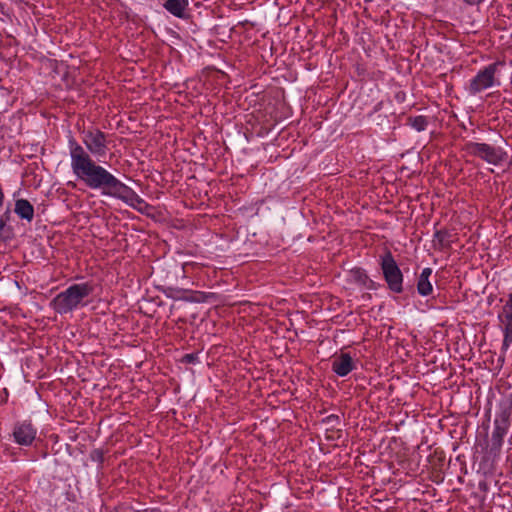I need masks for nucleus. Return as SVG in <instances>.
<instances>
[{"label": "nucleus", "instance_id": "obj_1", "mask_svg": "<svg viewBox=\"0 0 512 512\" xmlns=\"http://www.w3.org/2000/svg\"><path fill=\"white\" fill-rule=\"evenodd\" d=\"M70 166L74 175L92 190H102L103 195L113 196L122 181L106 168L97 164L75 138L68 140Z\"/></svg>", "mask_w": 512, "mask_h": 512}, {"label": "nucleus", "instance_id": "obj_2", "mask_svg": "<svg viewBox=\"0 0 512 512\" xmlns=\"http://www.w3.org/2000/svg\"><path fill=\"white\" fill-rule=\"evenodd\" d=\"M93 291L94 285L91 282L72 284L50 301V307L60 315L71 313L86 306L84 299Z\"/></svg>", "mask_w": 512, "mask_h": 512}, {"label": "nucleus", "instance_id": "obj_3", "mask_svg": "<svg viewBox=\"0 0 512 512\" xmlns=\"http://www.w3.org/2000/svg\"><path fill=\"white\" fill-rule=\"evenodd\" d=\"M462 150L466 155L479 158L494 166H501L508 158L507 152L502 147L484 142L466 141Z\"/></svg>", "mask_w": 512, "mask_h": 512}, {"label": "nucleus", "instance_id": "obj_4", "mask_svg": "<svg viewBox=\"0 0 512 512\" xmlns=\"http://www.w3.org/2000/svg\"><path fill=\"white\" fill-rule=\"evenodd\" d=\"M503 65L502 62L490 63L476 73L466 85L465 89L469 95L475 96L484 90L499 86L500 80L497 77L498 67Z\"/></svg>", "mask_w": 512, "mask_h": 512}, {"label": "nucleus", "instance_id": "obj_5", "mask_svg": "<svg viewBox=\"0 0 512 512\" xmlns=\"http://www.w3.org/2000/svg\"><path fill=\"white\" fill-rule=\"evenodd\" d=\"M108 135L97 127H88L81 131V140L84 144V149L91 157L98 160L105 158L108 148Z\"/></svg>", "mask_w": 512, "mask_h": 512}, {"label": "nucleus", "instance_id": "obj_6", "mask_svg": "<svg viewBox=\"0 0 512 512\" xmlns=\"http://www.w3.org/2000/svg\"><path fill=\"white\" fill-rule=\"evenodd\" d=\"M379 265L389 290L397 294L402 293L404 281L403 273L391 251L387 250L379 257Z\"/></svg>", "mask_w": 512, "mask_h": 512}, {"label": "nucleus", "instance_id": "obj_7", "mask_svg": "<svg viewBox=\"0 0 512 512\" xmlns=\"http://www.w3.org/2000/svg\"><path fill=\"white\" fill-rule=\"evenodd\" d=\"M112 197L123 201L142 214H147V211L151 208L143 198L123 182H121L117 190L114 191V195Z\"/></svg>", "mask_w": 512, "mask_h": 512}, {"label": "nucleus", "instance_id": "obj_8", "mask_svg": "<svg viewBox=\"0 0 512 512\" xmlns=\"http://www.w3.org/2000/svg\"><path fill=\"white\" fill-rule=\"evenodd\" d=\"M14 442L20 446H31L37 436V427L31 420L17 421L13 427Z\"/></svg>", "mask_w": 512, "mask_h": 512}, {"label": "nucleus", "instance_id": "obj_9", "mask_svg": "<svg viewBox=\"0 0 512 512\" xmlns=\"http://www.w3.org/2000/svg\"><path fill=\"white\" fill-rule=\"evenodd\" d=\"M331 367L337 376L345 377L356 369V363L349 353L341 352L339 355L334 356Z\"/></svg>", "mask_w": 512, "mask_h": 512}, {"label": "nucleus", "instance_id": "obj_10", "mask_svg": "<svg viewBox=\"0 0 512 512\" xmlns=\"http://www.w3.org/2000/svg\"><path fill=\"white\" fill-rule=\"evenodd\" d=\"M348 280L354 284L373 290L376 288L375 282L369 278L366 271L363 268L355 267L352 268L348 273Z\"/></svg>", "mask_w": 512, "mask_h": 512}, {"label": "nucleus", "instance_id": "obj_11", "mask_svg": "<svg viewBox=\"0 0 512 512\" xmlns=\"http://www.w3.org/2000/svg\"><path fill=\"white\" fill-rule=\"evenodd\" d=\"M189 6V0H166L163 3V7L173 16L186 19L188 14L186 13Z\"/></svg>", "mask_w": 512, "mask_h": 512}, {"label": "nucleus", "instance_id": "obj_12", "mask_svg": "<svg viewBox=\"0 0 512 512\" xmlns=\"http://www.w3.org/2000/svg\"><path fill=\"white\" fill-rule=\"evenodd\" d=\"M432 272L433 271L430 267H426L421 271L417 278V292L423 297L429 296L433 292V285L430 282Z\"/></svg>", "mask_w": 512, "mask_h": 512}, {"label": "nucleus", "instance_id": "obj_13", "mask_svg": "<svg viewBox=\"0 0 512 512\" xmlns=\"http://www.w3.org/2000/svg\"><path fill=\"white\" fill-rule=\"evenodd\" d=\"M512 417V402L509 400L501 401L496 413L494 425L510 427Z\"/></svg>", "mask_w": 512, "mask_h": 512}, {"label": "nucleus", "instance_id": "obj_14", "mask_svg": "<svg viewBox=\"0 0 512 512\" xmlns=\"http://www.w3.org/2000/svg\"><path fill=\"white\" fill-rule=\"evenodd\" d=\"M15 213L24 220L31 222L34 218V207L26 199H18L15 202Z\"/></svg>", "mask_w": 512, "mask_h": 512}, {"label": "nucleus", "instance_id": "obj_15", "mask_svg": "<svg viewBox=\"0 0 512 512\" xmlns=\"http://www.w3.org/2000/svg\"><path fill=\"white\" fill-rule=\"evenodd\" d=\"M499 322L503 333L501 351L505 354L512 344V317L502 318Z\"/></svg>", "mask_w": 512, "mask_h": 512}, {"label": "nucleus", "instance_id": "obj_16", "mask_svg": "<svg viewBox=\"0 0 512 512\" xmlns=\"http://www.w3.org/2000/svg\"><path fill=\"white\" fill-rule=\"evenodd\" d=\"M509 427L502 425H494V430L491 437V450L494 452H500L504 437L506 436Z\"/></svg>", "mask_w": 512, "mask_h": 512}, {"label": "nucleus", "instance_id": "obj_17", "mask_svg": "<svg viewBox=\"0 0 512 512\" xmlns=\"http://www.w3.org/2000/svg\"><path fill=\"white\" fill-rule=\"evenodd\" d=\"M452 234L446 229L437 230L433 236L434 247L440 250L448 249L451 247Z\"/></svg>", "mask_w": 512, "mask_h": 512}, {"label": "nucleus", "instance_id": "obj_18", "mask_svg": "<svg viewBox=\"0 0 512 512\" xmlns=\"http://www.w3.org/2000/svg\"><path fill=\"white\" fill-rule=\"evenodd\" d=\"M10 218L11 214L9 211L4 212L0 216V241L7 242L13 237V229L8 225Z\"/></svg>", "mask_w": 512, "mask_h": 512}, {"label": "nucleus", "instance_id": "obj_19", "mask_svg": "<svg viewBox=\"0 0 512 512\" xmlns=\"http://www.w3.org/2000/svg\"><path fill=\"white\" fill-rule=\"evenodd\" d=\"M407 124L417 132H421L427 129L429 125V119L424 115L410 116L407 119Z\"/></svg>", "mask_w": 512, "mask_h": 512}, {"label": "nucleus", "instance_id": "obj_20", "mask_svg": "<svg viewBox=\"0 0 512 512\" xmlns=\"http://www.w3.org/2000/svg\"><path fill=\"white\" fill-rule=\"evenodd\" d=\"M91 459L94 460V461L99 462L100 464H102L103 461H104L103 452L101 450H99V449H96V450L92 451Z\"/></svg>", "mask_w": 512, "mask_h": 512}, {"label": "nucleus", "instance_id": "obj_21", "mask_svg": "<svg viewBox=\"0 0 512 512\" xmlns=\"http://www.w3.org/2000/svg\"><path fill=\"white\" fill-rule=\"evenodd\" d=\"M197 359V356L193 353H190V354H186L184 357H183V362L185 363H194Z\"/></svg>", "mask_w": 512, "mask_h": 512}, {"label": "nucleus", "instance_id": "obj_22", "mask_svg": "<svg viewBox=\"0 0 512 512\" xmlns=\"http://www.w3.org/2000/svg\"><path fill=\"white\" fill-rule=\"evenodd\" d=\"M466 5L469 6H479L484 3L486 0H462Z\"/></svg>", "mask_w": 512, "mask_h": 512}, {"label": "nucleus", "instance_id": "obj_23", "mask_svg": "<svg viewBox=\"0 0 512 512\" xmlns=\"http://www.w3.org/2000/svg\"><path fill=\"white\" fill-rule=\"evenodd\" d=\"M196 266H198V264H197V263H193V262H191V263H185L184 268H188V267L194 268V267H196Z\"/></svg>", "mask_w": 512, "mask_h": 512}, {"label": "nucleus", "instance_id": "obj_24", "mask_svg": "<svg viewBox=\"0 0 512 512\" xmlns=\"http://www.w3.org/2000/svg\"><path fill=\"white\" fill-rule=\"evenodd\" d=\"M190 300H191V301H198V299H197V298H195V297L190 298Z\"/></svg>", "mask_w": 512, "mask_h": 512}]
</instances>
